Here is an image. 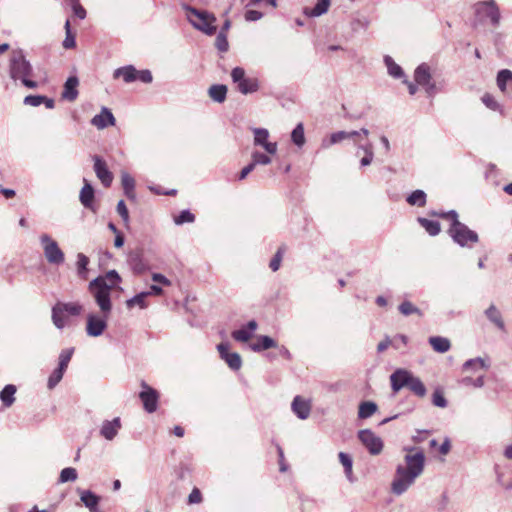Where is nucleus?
<instances>
[{
  "label": "nucleus",
  "instance_id": "obj_12",
  "mask_svg": "<svg viewBox=\"0 0 512 512\" xmlns=\"http://www.w3.org/2000/svg\"><path fill=\"white\" fill-rule=\"evenodd\" d=\"M414 79L417 85L425 88L427 94L433 95L435 93V84L431 81L430 68L427 64L423 63L415 69Z\"/></svg>",
  "mask_w": 512,
  "mask_h": 512
},
{
  "label": "nucleus",
  "instance_id": "obj_5",
  "mask_svg": "<svg viewBox=\"0 0 512 512\" xmlns=\"http://www.w3.org/2000/svg\"><path fill=\"white\" fill-rule=\"evenodd\" d=\"M111 289L112 285H108L106 278L97 277L89 283V291L99 306L100 312L104 315H110L112 310Z\"/></svg>",
  "mask_w": 512,
  "mask_h": 512
},
{
  "label": "nucleus",
  "instance_id": "obj_7",
  "mask_svg": "<svg viewBox=\"0 0 512 512\" xmlns=\"http://www.w3.org/2000/svg\"><path fill=\"white\" fill-rule=\"evenodd\" d=\"M83 306L78 302H58L52 307V322L58 329L66 326L65 314L78 316Z\"/></svg>",
  "mask_w": 512,
  "mask_h": 512
},
{
  "label": "nucleus",
  "instance_id": "obj_40",
  "mask_svg": "<svg viewBox=\"0 0 512 512\" xmlns=\"http://www.w3.org/2000/svg\"><path fill=\"white\" fill-rule=\"evenodd\" d=\"M208 93L215 102L222 103L226 99L227 87L225 85H212Z\"/></svg>",
  "mask_w": 512,
  "mask_h": 512
},
{
  "label": "nucleus",
  "instance_id": "obj_22",
  "mask_svg": "<svg viewBox=\"0 0 512 512\" xmlns=\"http://www.w3.org/2000/svg\"><path fill=\"white\" fill-rule=\"evenodd\" d=\"M79 85V80L76 76H70L65 84L62 92V98L68 100L70 102L76 100L78 97L77 87Z\"/></svg>",
  "mask_w": 512,
  "mask_h": 512
},
{
  "label": "nucleus",
  "instance_id": "obj_53",
  "mask_svg": "<svg viewBox=\"0 0 512 512\" xmlns=\"http://www.w3.org/2000/svg\"><path fill=\"white\" fill-rule=\"evenodd\" d=\"M215 45L217 49L221 52H226L229 48V44L227 41L226 33L220 31L216 37Z\"/></svg>",
  "mask_w": 512,
  "mask_h": 512
},
{
  "label": "nucleus",
  "instance_id": "obj_46",
  "mask_svg": "<svg viewBox=\"0 0 512 512\" xmlns=\"http://www.w3.org/2000/svg\"><path fill=\"white\" fill-rule=\"evenodd\" d=\"M399 312L404 316H409L412 314H417L419 316H422V311L416 307L412 302L410 301H403L399 307Z\"/></svg>",
  "mask_w": 512,
  "mask_h": 512
},
{
  "label": "nucleus",
  "instance_id": "obj_38",
  "mask_svg": "<svg viewBox=\"0 0 512 512\" xmlns=\"http://www.w3.org/2000/svg\"><path fill=\"white\" fill-rule=\"evenodd\" d=\"M412 393L418 397H424L427 393L426 387L420 378L412 376L409 385L407 387Z\"/></svg>",
  "mask_w": 512,
  "mask_h": 512
},
{
  "label": "nucleus",
  "instance_id": "obj_20",
  "mask_svg": "<svg viewBox=\"0 0 512 512\" xmlns=\"http://www.w3.org/2000/svg\"><path fill=\"white\" fill-rule=\"evenodd\" d=\"M115 121L112 112L107 107H103L101 112L91 119V124L101 130L108 126L115 125Z\"/></svg>",
  "mask_w": 512,
  "mask_h": 512
},
{
  "label": "nucleus",
  "instance_id": "obj_47",
  "mask_svg": "<svg viewBox=\"0 0 512 512\" xmlns=\"http://www.w3.org/2000/svg\"><path fill=\"white\" fill-rule=\"evenodd\" d=\"M271 154L262 153L260 151H253L251 154V162L256 167L257 165H269L272 162Z\"/></svg>",
  "mask_w": 512,
  "mask_h": 512
},
{
  "label": "nucleus",
  "instance_id": "obj_62",
  "mask_svg": "<svg viewBox=\"0 0 512 512\" xmlns=\"http://www.w3.org/2000/svg\"><path fill=\"white\" fill-rule=\"evenodd\" d=\"M137 79L143 83H151L153 80L152 73L147 69L138 71Z\"/></svg>",
  "mask_w": 512,
  "mask_h": 512
},
{
  "label": "nucleus",
  "instance_id": "obj_21",
  "mask_svg": "<svg viewBox=\"0 0 512 512\" xmlns=\"http://www.w3.org/2000/svg\"><path fill=\"white\" fill-rule=\"evenodd\" d=\"M258 324L255 320L249 321L245 326L232 332V337L238 342H247L253 336V333L257 330Z\"/></svg>",
  "mask_w": 512,
  "mask_h": 512
},
{
  "label": "nucleus",
  "instance_id": "obj_39",
  "mask_svg": "<svg viewBox=\"0 0 512 512\" xmlns=\"http://www.w3.org/2000/svg\"><path fill=\"white\" fill-rule=\"evenodd\" d=\"M291 141L299 148L304 146L306 138L303 123H298L296 127L292 130Z\"/></svg>",
  "mask_w": 512,
  "mask_h": 512
},
{
  "label": "nucleus",
  "instance_id": "obj_25",
  "mask_svg": "<svg viewBox=\"0 0 512 512\" xmlns=\"http://www.w3.org/2000/svg\"><path fill=\"white\" fill-rule=\"evenodd\" d=\"M79 200L85 208H93L94 189L86 179H84V186L80 191Z\"/></svg>",
  "mask_w": 512,
  "mask_h": 512
},
{
  "label": "nucleus",
  "instance_id": "obj_58",
  "mask_svg": "<svg viewBox=\"0 0 512 512\" xmlns=\"http://www.w3.org/2000/svg\"><path fill=\"white\" fill-rule=\"evenodd\" d=\"M71 8L73 10L74 15L79 19H84L86 17V10L80 4L79 0H76V2L71 3Z\"/></svg>",
  "mask_w": 512,
  "mask_h": 512
},
{
  "label": "nucleus",
  "instance_id": "obj_24",
  "mask_svg": "<svg viewBox=\"0 0 512 512\" xmlns=\"http://www.w3.org/2000/svg\"><path fill=\"white\" fill-rule=\"evenodd\" d=\"M485 316L487 319L494 324L499 330L504 331L505 330V323L502 318V314L500 310L494 305L491 304L485 311Z\"/></svg>",
  "mask_w": 512,
  "mask_h": 512
},
{
  "label": "nucleus",
  "instance_id": "obj_8",
  "mask_svg": "<svg viewBox=\"0 0 512 512\" xmlns=\"http://www.w3.org/2000/svg\"><path fill=\"white\" fill-rule=\"evenodd\" d=\"M231 78L237 84V89L242 94L254 93L259 89V83L256 78L245 77V70L241 67H235L231 72Z\"/></svg>",
  "mask_w": 512,
  "mask_h": 512
},
{
  "label": "nucleus",
  "instance_id": "obj_23",
  "mask_svg": "<svg viewBox=\"0 0 512 512\" xmlns=\"http://www.w3.org/2000/svg\"><path fill=\"white\" fill-rule=\"evenodd\" d=\"M138 70L133 65H127L124 67L117 68L113 72V78H123L125 83H131L137 80Z\"/></svg>",
  "mask_w": 512,
  "mask_h": 512
},
{
  "label": "nucleus",
  "instance_id": "obj_29",
  "mask_svg": "<svg viewBox=\"0 0 512 512\" xmlns=\"http://www.w3.org/2000/svg\"><path fill=\"white\" fill-rule=\"evenodd\" d=\"M80 499L90 512H97L100 497L89 490H84L80 494Z\"/></svg>",
  "mask_w": 512,
  "mask_h": 512
},
{
  "label": "nucleus",
  "instance_id": "obj_57",
  "mask_svg": "<svg viewBox=\"0 0 512 512\" xmlns=\"http://www.w3.org/2000/svg\"><path fill=\"white\" fill-rule=\"evenodd\" d=\"M102 278H106V282L108 285H112V288L121 281L119 274L115 270H111L106 273L105 276H101Z\"/></svg>",
  "mask_w": 512,
  "mask_h": 512
},
{
  "label": "nucleus",
  "instance_id": "obj_15",
  "mask_svg": "<svg viewBox=\"0 0 512 512\" xmlns=\"http://www.w3.org/2000/svg\"><path fill=\"white\" fill-rule=\"evenodd\" d=\"M143 390L140 392L139 397L143 402L144 409L148 413H153L157 409L159 394L157 390L148 386L146 383H142Z\"/></svg>",
  "mask_w": 512,
  "mask_h": 512
},
{
  "label": "nucleus",
  "instance_id": "obj_18",
  "mask_svg": "<svg viewBox=\"0 0 512 512\" xmlns=\"http://www.w3.org/2000/svg\"><path fill=\"white\" fill-rule=\"evenodd\" d=\"M291 409L299 419L305 420L310 416L311 402L301 396H296L292 401Z\"/></svg>",
  "mask_w": 512,
  "mask_h": 512
},
{
  "label": "nucleus",
  "instance_id": "obj_59",
  "mask_svg": "<svg viewBox=\"0 0 512 512\" xmlns=\"http://www.w3.org/2000/svg\"><path fill=\"white\" fill-rule=\"evenodd\" d=\"M281 261H282V252H281V250H278L269 263L270 269L273 272H276L277 270H279Z\"/></svg>",
  "mask_w": 512,
  "mask_h": 512
},
{
  "label": "nucleus",
  "instance_id": "obj_4",
  "mask_svg": "<svg viewBox=\"0 0 512 512\" xmlns=\"http://www.w3.org/2000/svg\"><path fill=\"white\" fill-rule=\"evenodd\" d=\"M182 9L186 12L188 22L197 30L206 35H214L217 31L216 17L205 10L196 9L188 4H182Z\"/></svg>",
  "mask_w": 512,
  "mask_h": 512
},
{
  "label": "nucleus",
  "instance_id": "obj_31",
  "mask_svg": "<svg viewBox=\"0 0 512 512\" xmlns=\"http://www.w3.org/2000/svg\"><path fill=\"white\" fill-rule=\"evenodd\" d=\"M490 367V363L488 359L477 357L473 359L467 360L463 364V370L464 371H474L476 372L478 369H484L487 370Z\"/></svg>",
  "mask_w": 512,
  "mask_h": 512
},
{
  "label": "nucleus",
  "instance_id": "obj_64",
  "mask_svg": "<svg viewBox=\"0 0 512 512\" xmlns=\"http://www.w3.org/2000/svg\"><path fill=\"white\" fill-rule=\"evenodd\" d=\"M482 101L488 108L492 110H496L498 107V103L496 102V100L489 94H485L482 97Z\"/></svg>",
  "mask_w": 512,
  "mask_h": 512
},
{
  "label": "nucleus",
  "instance_id": "obj_61",
  "mask_svg": "<svg viewBox=\"0 0 512 512\" xmlns=\"http://www.w3.org/2000/svg\"><path fill=\"white\" fill-rule=\"evenodd\" d=\"M202 501V495L198 488H194L188 496L189 504H198Z\"/></svg>",
  "mask_w": 512,
  "mask_h": 512
},
{
  "label": "nucleus",
  "instance_id": "obj_56",
  "mask_svg": "<svg viewBox=\"0 0 512 512\" xmlns=\"http://www.w3.org/2000/svg\"><path fill=\"white\" fill-rule=\"evenodd\" d=\"M44 100L43 95H28L24 98V104L32 107H38L42 104Z\"/></svg>",
  "mask_w": 512,
  "mask_h": 512
},
{
  "label": "nucleus",
  "instance_id": "obj_42",
  "mask_svg": "<svg viewBox=\"0 0 512 512\" xmlns=\"http://www.w3.org/2000/svg\"><path fill=\"white\" fill-rule=\"evenodd\" d=\"M128 262L133 271L140 274L145 271V265L142 262L141 254L139 252H132L128 256Z\"/></svg>",
  "mask_w": 512,
  "mask_h": 512
},
{
  "label": "nucleus",
  "instance_id": "obj_32",
  "mask_svg": "<svg viewBox=\"0 0 512 512\" xmlns=\"http://www.w3.org/2000/svg\"><path fill=\"white\" fill-rule=\"evenodd\" d=\"M384 63L387 67L388 74L395 79H405L403 69L393 60L391 56L386 55L384 57Z\"/></svg>",
  "mask_w": 512,
  "mask_h": 512
},
{
  "label": "nucleus",
  "instance_id": "obj_3",
  "mask_svg": "<svg viewBox=\"0 0 512 512\" xmlns=\"http://www.w3.org/2000/svg\"><path fill=\"white\" fill-rule=\"evenodd\" d=\"M433 215L451 219V226L449 228V234L455 243L461 247L468 246V243H477L479 240L478 234L469 229L465 224L458 220V214L455 210L443 213H433Z\"/></svg>",
  "mask_w": 512,
  "mask_h": 512
},
{
  "label": "nucleus",
  "instance_id": "obj_35",
  "mask_svg": "<svg viewBox=\"0 0 512 512\" xmlns=\"http://www.w3.org/2000/svg\"><path fill=\"white\" fill-rule=\"evenodd\" d=\"M378 410V406L373 401H363L359 404L358 409V418L359 419H367L370 418L376 411Z\"/></svg>",
  "mask_w": 512,
  "mask_h": 512
},
{
  "label": "nucleus",
  "instance_id": "obj_60",
  "mask_svg": "<svg viewBox=\"0 0 512 512\" xmlns=\"http://www.w3.org/2000/svg\"><path fill=\"white\" fill-rule=\"evenodd\" d=\"M370 22L367 18H357L352 22V29L357 31L358 29H366Z\"/></svg>",
  "mask_w": 512,
  "mask_h": 512
},
{
  "label": "nucleus",
  "instance_id": "obj_41",
  "mask_svg": "<svg viewBox=\"0 0 512 512\" xmlns=\"http://www.w3.org/2000/svg\"><path fill=\"white\" fill-rule=\"evenodd\" d=\"M420 225L426 230L431 236H436L440 232V223L437 221L429 220L423 217L418 218Z\"/></svg>",
  "mask_w": 512,
  "mask_h": 512
},
{
  "label": "nucleus",
  "instance_id": "obj_50",
  "mask_svg": "<svg viewBox=\"0 0 512 512\" xmlns=\"http://www.w3.org/2000/svg\"><path fill=\"white\" fill-rule=\"evenodd\" d=\"M64 370L60 368L54 369V371L51 373V375L48 378L47 387L48 389H53L57 386V384L62 380L64 375Z\"/></svg>",
  "mask_w": 512,
  "mask_h": 512
},
{
  "label": "nucleus",
  "instance_id": "obj_44",
  "mask_svg": "<svg viewBox=\"0 0 512 512\" xmlns=\"http://www.w3.org/2000/svg\"><path fill=\"white\" fill-rule=\"evenodd\" d=\"M356 136H359V132L357 131H338L331 134L329 145L337 144L345 139L354 138Z\"/></svg>",
  "mask_w": 512,
  "mask_h": 512
},
{
  "label": "nucleus",
  "instance_id": "obj_6",
  "mask_svg": "<svg viewBox=\"0 0 512 512\" xmlns=\"http://www.w3.org/2000/svg\"><path fill=\"white\" fill-rule=\"evenodd\" d=\"M43 254L47 262L54 266H60L65 261V254L59 244L49 234L43 233L39 236Z\"/></svg>",
  "mask_w": 512,
  "mask_h": 512
},
{
  "label": "nucleus",
  "instance_id": "obj_54",
  "mask_svg": "<svg viewBox=\"0 0 512 512\" xmlns=\"http://www.w3.org/2000/svg\"><path fill=\"white\" fill-rule=\"evenodd\" d=\"M116 210H117V213L122 218V220L125 223V225H128V223H129V212H128L127 206H126V204H125V202L123 200H120L117 203Z\"/></svg>",
  "mask_w": 512,
  "mask_h": 512
},
{
  "label": "nucleus",
  "instance_id": "obj_1",
  "mask_svg": "<svg viewBox=\"0 0 512 512\" xmlns=\"http://www.w3.org/2000/svg\"><path fill=\"white\" fill-rule=\"evenodd\" d=\"M407 454L404 457L405 465H398L395 477L392 482V492L396 495L403 494L419 477L425 464V456L423 451L418 448H404Z\"/></svg>",
  "mask_w": 512,
  "mask_h": 512
},
{
  "label": "nucleus",
  "instance_id": "obj_14",
  "mask_svg": "<svg viewBox=\"0 0 512 512\" xmlns=\"http://www.w3.org/2000/svg\"><path fill=\"white\" fill-rule=\"evenodd\" d=\"M229 343L222 342L217 345L220 358L226 362L230 369L237 371L242 366L241 356L236 352H229Z\"/></svg>",
  "mask_w": 512,
  "mask_h": 512
},
{
  "label": "nucleus",
  "instance_id": "obj_9",
  "mask_svg": "<svg viewBox=\"0 0 512 512\" xmlns=\"http://www.w3.org/2000/svg\"><path fill=\"white\" fill-rule=\"evenodd\" d=\"M475 14L481 21L489 19L494 26H497L500 22V11L494 0L477 3Z\"/></svg>",
  "mask_w": 512,
  "mask_h": 512
},
{
  "label": "nucleus",
  "instance_id": "obj_11",
  "mask_svg": "<svg viewBox=\"0 0 512 512\" xmlns=\"http://www.w3.org/2000/svg\"><path fill=\"white\" fill-rule=\"evenodd\" d=\"M109 315H97L90 313L87 316L86 333L90 337H98L103 334L107 328V320Z\"/></svg>",
  "mask_w": 512,
  "mask_h": 512
},
{
  "label": "nucleus",
  "instance_id": "obj_16",
  "mask_svg": "<svg viewBox=\"0 0 512 512\" xmlns=\"http://www.w3.org/2000/svg\"><path fill=\"white\" fill-rule=\"evenodd\" d=\"M94 161V171L97 178L101 181L103 186L110 187L113 181V174L107 167L106 162L98 155L92 157Z\"/></svg>",
  "mask_w": 512,
  "mask_h": 512
},
{
  "label": "nucleus",
  "instance_id": "obj_49",
  "mask_svg": "<svg viewBox=\"0 0 512 512\" xmlns=\"http://www.w3.org/2000/svg\"><path fill=\"white\" fill-rule=\"evenodd\" d=\"M73 353H74V348H67V349L62 350L59 355L58 368L66 371L68 364L72 358Z\"/></svg>",
  "mask_w": 512,
  "mask_h": 512
},
{
  "label": "nucleus",
  "instance_id": "obj_55",
  "mask_svg": "<svg viewBox=\"0 0 512 512\" xmlns=\"http://www.w3.org/2000/svg\"><path fill=\"white\" fill-rule=\"evenodd\" d=\"M432 403L440 408H445L447 406V400L445 399L443 393L440 390H435L432 395Z\"/></svg>",
  "mask_w": 512,
  "mask_h": 512
},
{
  "label": "nucleus",
  "instance_id": "obj_45",
  "mask_svg": "<svg viewBox=\"0 0 512 512\" xmlns=\"http://www.w3.org/2000/svg\"><path fill=\"white\" fill-rule=\"evenodd\" d=\"M149 296L148 292H141L135 295L134 297L128 299L126 301V305L128 308H132L135 305L139 306L141 309L147 307L146 298Z\"/></svg>",
  "mask_w": 512,
  "mask_h": 512
},
{
  "label": "nucleus",
  "instance_id": "obj_10",
  "mask_svg": "<svg viewBox=\"0 0 512 512\" xmlns=\"http://www.w3.org/2000/svg\"><path fill=\"white\" fill-rule=\"evenodd\" d=\"M358 439L372 455H378L383 449V441L370 429L358 432Z\"/></svg>",
  "mask_w": 512,
  "mask_h": 512
},
{
  "label": "nucleus",
  "instance_id": "obj_33",
  "mask_svg": "<svg viewBox=\"0 0 512 512\" xmlns=\"http://www.w3.org/2000/svg\"><path fill=\"white\" fill-rule=\"evenodd\" d=\"M121 184H122V187L124 190V194L128 198L134 199L135 198V192H134L135 180H134V178L129 173L122 172L121 173Z\"/></svg>",
  "mask_w": 512,
  "mask_h": 512
},
{
  "label": "nucleus",
  "instance_id": "obj_17",
  "mask_svg": "<svg viewBox=\"0 0 512 512\" xmlns=\"http://www.w3.org/2000/svg\"><path fill=\"white\" fill-rule=\"evenodd\" d=\"M413 374L405 369H397L390 375L391 388L394 393L399 392L402 388L408 387Z\"/></svg>",
  "mask_w": 512,
  "mask_h": 512
},
{
  "label": "nucleus",
  "instance_id": "obj_48",
  "mask_svg": "<svg viewBox=\"0 0 512 512\" xmlns=\"http://www.w3.org/2000/svg\"><path fill=\"white\" fill-rule=\"evenodd\" d=\"M65 39L63 41V47L65 49H72L76 46L75 36L71 31L70 21L65 22Z\"/></svg>",
  "mask_w": 512,
  "mask_h": 512
},
{
  "label": "nucleus",
  "instance_id": "obj_26",
  "mask_svg": "<svg viewBox=\"0 0 512 512\" xmlns=\"http://www.w3.org/2000/svg\"><path fill=\"white\" fill-rule=\"evenodd\" d=\"M497 85L502 92L507 94L512 92V71L503 69L498 72Z\"/></svg>",
  "mask_w": 512,
  "mask_h": 512
},
{
  "label": "nucleus",
  "instance_id": "obj_27",
  "mask_svg": "<svg viewBox=\"0 0 512 512\" xmlns=\"http://www.w3.org/2000/svg\"><path fill=\"white\" fill-rule=\"evenodd\" d=\"M249 347L254 352H261L263 350L277 347V343L269 336L260 335L257 337V342L251 343Z\"/></svg>",
  "mask_w": 512,
  "mask_h": 512
},
{
  "label": "nucleus",
  "instance_id": "obj_30",
  "mask_svg": "<svg viewBox=\"0 0 512 512\" xmlns=\"http://www.w3.org/2000/svg\"><path fill=\"white\" fill-rule=\"evenodd\" d=\"M429 344L433 350L438 353H446L451 348V343L448 338L441 336H432L429 338Z\"/></svg>",
  "mask_w": 512,
  "mask_h": 512
},
{
  "label": "nucleus",
  "instance_id": "obj_51",
  "mask_svg": "<svg viewBox=\"0 0 512 512\" xmlns=\"http://www.w3.org/2000/svg\"><path fill=\"white\" fill-rule=\"evenodd\" d=\"M76 479H77L76 469L72 468V467H67L61 471L60 477H59V482L65 483V482H69V481H75Z\"/></svg>",
  "mask_w": 512,
  "mask_h": 512
},
{
  "label": "nucleus",
  "instance_id": "obj_13",
  "mask_svg": "<svg viewBox=\"0 0 512 512\" xmlns=\"http://www.w3.org/2000/svg\"><path fill=\"white\" fill-rule=\"evenodd\" d=\"M254 134L253 143L255 146L262 147L268 154L275 155L278 150V145L276 142H270L269 139V131L265 128H253Z\"/></svg>",
  "mask_w": 512,
  "mask_h": 512
},
{
  "label": "nucleus",
  "instance_id": "obj_52",
  "mask_svg": "<svg viewBox=\"0 0 512 512\" xmlns=\"http://www.w3.org/2000/svg\"><path fill=\"white\" fill-rule=\"evenodd\" d=\"M194 221L195 215L191 213L189 210L181 211L180 214L174 218V222L177 225H182L184 223H192Z\"/></svg>",
  "mask_w": 512,
  "mask_h": 512
},
{
  "label": "nucleus",
  "instance_id": "obj_36",
  "mask_svg": "<svg viewBox=\"0 0 512 512\" xmlns=\"http://www.w3.org/2000/svg\"><path fill=\"white\" fill-rule=\"evenodd\" d=\"M89 262H90V260L85 254H83V253L77 254L76 270H77L78 276L81 279H87Z\"/></svg>",
  "mask_w": 512,
  "mask_h": 512
},
{
  "label": "nucleus",
  "instance_id": "obj_28",
  "mask_svg": "<svg viewBox=\"0 0 512 512\" xmlns=\"http://www.w3.org/2000/svg\"><path fill=\"white\" fill-rule=\"evenodd\" d=\"M330 3L331 0H317L313 8L304 9V14L308 17H319L328 11Z\"/></svg>",
  "mask_w": 512,
  "mask_h": 512
},
{
  "label": "nucleus",
  "instance_id": "obj_34",
  "mask_svg": "<svg viewBox=\"0 0 512 512\" xmlns=\"http://www.w3.org/2000/svg\"><path fill=\"white\" fill-rule=\"evenodd\" d=\"M17 389L15 385L8 384L0 392V399L5 407H10L15 402V393Z\"/></svg>",
  "mask_w": 512,
  "mask_h": 512
},
{
  "label": "nucleus",
  "instance_id": "obj_63",
  "mask_svg": "<svg viewBox=\"0 0 512 512\" xmlns=\"http://www.w3.org/2000/svg\"><path fill=\"white\" fill-rule=\"evenodd\" d=\"M263 14L257 10H247L245 12V20L246 21H257L261 19Z\"/></svg>",
  "mask_w": 512,
  "mask_h": 512
},
{
  "label": "nucleus",
  "instance_id": "obj_2",
  "mask_svg": "<svg viewBox=\"0 0 512 512\" xmlns=\"http://www.w3.org/2000/svg\"><path fill=\"white\" fill-rule=\"evenodd\" d=\"M9 74L14 81H21L27 88L38 87V83L30 78L33 75V68L22 49L12 50L9 59Z\"/></svg>",
  "mask_w": 512,
  "mask_h": 512
},
{
  "label": "nucleus",
  "instance_id": "obj_19",
  "mask_svg": "<svg viewBox=\"0 0 512 512\" xmlns=\"http://www.w3.org/2000/svg\"><path fill=\"white\" fill-rule=\"evenodd\" d=\"M121 426V420L119 417H116L113 420H105L101 425L100 435L106 440L111 441L117 436Z\"/></svg>",
  "mask_w": 512,
  "mask_h": 512
},
{
  "label": "nucleus",
  "instance_id": "obj_37",
  "mask_svg": "<svg viewBox=\"0 0 512 512\" xmlns=\"http://www.w3.org/2000/svg\"><path fill=\"white\" fill-rule=\"evenodd\" d=\"M338 457H339L340 463L344 467V472H345L347 479L350 482H353L354 476H353V471H352V467H353L352 458L347 453H344V452H340L338 454Z\"/></svg>",
  "mask_w": 512,
  "mask_h": 512
},
{
  "label": "nucleus",
  "instance_id": "obj_43",
  "mask_svg": "<svg viewBox=\"0 0 512 512\" xmlns=\"http://www.w3.org/2000/svg\"><path fill=\"white\" fill-rule=\"evenodd\" d=\"M407 202L412 206L423 207L426 204V194L423 190H415L407 197Z\"/></svg>",
  "mask_w": 512,
  "mask_h": 512
}]
</instances>
